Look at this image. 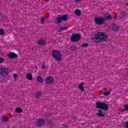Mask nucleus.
Instances as JSON below:
<instances>
[{
  "mask_svg": "<svg viewBox=\"0 0 128 128\" xmlns=\"http://www.w3.org/2000/svg\"><path fill=\"white\" fill-rule=\"evenodd\" d=\"M38 82L42 84V80H38Z\"/></svg>",
  "mask_w": 128,
  "mask_h": 128,
  "instance_id": "36",
  "label": "nucleus"
},
{
  "mask_svg": "<svg viewBox=\"0 0 128 128\" xmlns=\"http://www.w3.org/2000/svg\"><path fill=\"white\" fill-rule=\"evenodd\" d=\"M8 56L10 58H18V55L14 52H12L8 54Z\"/></svg>",
  "mask_w": 128,
  "mask_h": 128,
  "instance_id": "10",
  "label": "nucleus"
},
{
  "mask_svg": "<svg viewBox=\"0 0 128 128\" xmlns=\"http://www.w3.org/2000/svg\"><path fill=\"white\" fill-rule=\"evenodd\" d=\"M126 128H128V121L126 122V126H125Z\"/></svg>",
  "mask_w": 128,
  "mask_h": 128,
  "instance_id": "35",
  "label": "nucleus"
},
{
  "mask_svg": "<svg viewBox=\"0 0 128 128\" xmlns=\"http://www.w3.org/2000/svg\"><path fill=\"white\" fill-rule=\"evenodd\" d=\"M75 2H80L81 0H74Z\"/></svg>",
  "mask_w": 128,
  "mask_h": 128,
  "instance_id": "37",
  "label": "nucleus"
},
{
  "mask_svg": "<svg viewBox=\"0 0 128 128\" xmlns=\"http://www.w3.org/2000/svg\"><path fill=\"white\" fill-rule=\"evenodd\" d=\"M2 122H8V118H6V117H2Z\"/></svg>",
  "mask_w": 128,
  "mask_h": 128,
  "instance_id": "31",
  "label": "nucleus"
},
{
  "mask_svg": "<svg viewBox=\"0 0 128 128\" xmlns=\"http://www.w3.org/2000/svg\"><path fill=\"white\" fill-rule=\"evenodd\" d=\"M14 80H16V78H18V74H14L12 76Z\"/></svg>",
  "mask_w": 128,
  "mask_h": 128,
  "instance_id": "33",
  "label": "nucleus"
},
{
  "mask_svg": "<svg viewBox=\"0 0 128 128\" xmlns=\"http://www.w3.org/2000/svg\"><path fill=\"white\" fill-rule=\"evenodd\" d=\"M61 18L62 20H64V22H66V20H68V15L64 14L61 16Z\"/></svg>",
  "mask_w": 128,
  "mask_h": 128,
  "instance_id": "20",
  "label": "nucleus"
},
{
  "mask_svg": "<svg viewBox=\"0 0 128 128\" xmlns=\"http://www.w3.org/2000/svg\"><path fill=\"white\" fill-rule=\"evenodd\" d=\"M37 80H44V79L40 76H38L37 78Z\"/></svg>",
  "mask_w": 128,
  "mask_h": 128,
  "instance_id": "32",
  "label": "nucleus"
},
{
  "mask_svg": "<svg viewBox=\"0 0 128 128\" xmlns=\"http://www.w3.org/2000/svg\"><path fill=\"white\" fill-rule=\"evenodd\" d=\"M26 77L27 78V79L29 80H32V74L30 73H28V74H27Z\"/></svg>",
  "mask_w": 128,
  "mask_h": 128,
  "instance_id": "17",
  "label": "nucleus"
},
{
  "mask_svg": "<svg viewBox=\"0 0 128 128\" xmlns=\"http://www.w3.org/2000/svg\"><path fill=\"white\" fill-rule=\"evenodd\" d=\"M111 30L113 32H118V26L116 24H112Z\"/></svg>",
  "mask_w": 128,
  "mask_h": 128,
  "instance_id": "8",
  "label": "nucleus"
},
{
  "mask_svg": "<svg viewBox=\"0 0 128 128\" xmlns=\"http://www.w3.org/2000/svg\"><path fill=\"white\" fill-rule=\"evenodd\" d=\"M4 34V30L2 29H0V36H2Z\"/></svg>",
  "mask_w": 128,
  "mask_h": 128,
  "instance_id": "26",
  "label": "nucleus"
},
{
  "mask_svg": "<svg viewBox=\"0 0 128 128\" xmlns=\"http://www.w3.org/2000/svg\"><path fill=\"white\" fill-rule=\"evenodd\" d=\"M46 0V2H48V0Z\"/></svg>",
  "mask_w": 128,
  "mask_h": 128,
  "instance_id": "40",
  "label": "nucleus"
},
{
  "mask_svg": "<svg viewBox=\"0 0 128 128\" xmlns=\"http://www.w3.org/2000/svg\"><path fill=\"white\" fill-rule=\"evenodd\" d=\"M62 20L61 17H58L56 19V22L57 24H62Z\"/></svg>",
  "mask_w": 128,
  "mask_h": 128,
  "instance_id": "23",
  "label": "nucleus"
},
{
  "mask_svg": "<svg viewBox=\"0 0 128 128\" xmlns=\"http://www.w3.org/2000/svg\"><path fill=\"white\" fill-rule=\"evenodd\" d=\"M96 106L97 108L103 110H104L106 111L108 110V105L102 102H97L96 103Z\"/></svg>",
  "mask_w": 128,
  "mask_h": 128,
  "instance_id": "3",
  "label": "nucleus"
},
{
  "mask_svg": "<svg viewBox=\"0 0 128 128\" xmlns=\"http://www.w3.org/2000/svg\"><path fill=\"white\" fill-rule=\"evenodd\" d=\"M45 80H54V77L49 76L44 78Z\"/></svg>",
  "mask_w": 128,
  "mask_h": 128,
  "instance_id": "21",
  "label": "nucleus"
},
{
  "mask_svg": "<svg viewBox=\"0 0 128 128\" xmlns=\"http://www.w3.org/2000/svg\"><path fill=\"white\" fill-rule=\"evenodd\" d=\"M94 22L95 24L98 26H102V24H104L106 21L104 19V18L102 17H96L94 18Z\"/></svg>",
  "mask_w": 128,
  "mask_h": 128,
  "instance_id": "4",
  "label": "nucleus"
},
{
  "mask_svg": "<svg viewBox=\"0 0 128 128\" xmlns=\"http://www.w3.org/2000/svg\"><path fill=\"white\" fill-rule=\"evenodd\" d=\"M54 83V80H46V84H52Z\"/></svg>",
  "mask_w": 128,
  "mask_h": 128,
  "instance_id": "24",
  "label": "nucleus"
},
{
  "mask_svg": "<svg viewBox=\"0 0 128 128\" xmlns=\"http://www.w3.org/2000/svg\"><path fill=\"white\" fill-rule=\"evenodd\" d=\"M4 61V58H0V64H2Z\"/></svg>",
  "mask_w": 128,
  "mask_h": 128,
  "instance_id": "34",
  "label": "nucleus"
},
{
  "mask_svg": "<svg viewBox=\"0 0 128 128\" xmlns=\"http://www.w3.org/2000/svg\"><path fill=\"white\" fill-rule=\"evenodd\" d=\"M36 70H38V68H36Z\"/></svg>",
  "mask_w": 128,
  "mask_h": 128,
  "instance_id": "41",
  "label": "nucleus"
},
{
  "mask_svg": "<svg viewBox=\"0 0 128 128\" xmlns=\"http://www.w3.org/2000/svg\"><path fill=\"white\" fill-rule=\"evenodd\" d=\"M37 44L38 46H44V44H46V41L44 40L40 39L37 42Z\"/></svg>",
  "mask_w": 128,
  "mask_h": 128,
  "instance_id": "9",
  "label": "nucleus"
},
{
  "mask_svg": "<svg viewBox=\"0 0 128 128\" xmlns=\"http://www.w3.org/2000/svg\"><path fill=\"white\" fill-rule=\"evenodd\" d=\"M42 96V92L40 91H37L35 92V98H40Z\"/></svg>",
  "mask_w": 128,
  "mask_h": 128,
  "instance_id": "12",
  "label": "nucleus"
},
{
  "mask_svg": "<svg viewBox=\"0 0 128 128\" xmlns=\"http://www.w3.org/2000/svg\"><path fill=\"white\" fill-rule=\"evenodd\" d=\"M68 30V28L63 27V28H59V30H58V32H62L63 30Z\"/></svg>",
  "mask_w": 128,
  "mask_h": 128,
  "instance_id": "22",
  "label": "nucleus"
},
{
  "mask_svg": "<svg viewBox=\"0 0 128 128\" xmlns=\"http://www.w3.org/2000/svg\"><path fill=\"white\" fill-rule=\"evenodd\" d=\"M38 124L39 126H42V124H44V120L42 119H39V120H38Z\"/></svg>",
  "mask_w": 128,
  "mask_h": 128,
  "instance_id": "15",
  "label": "nucleus"
},
{
  "mask_svg": "<svg viewBox=\"0 0 128 128\" xmlns=\"http://www.w3.org/2000/svg\"><path fill=\"white\" fill-rule=\"evenodd\" d=\"M74 14H76V16H80L82 15V11H80V9H76L74 10Z\"/></svg>",
  "mask_w": 128,
  "mask_h": 128,
  "instance_id": "14",
  "label": "nucleus"
},
{
  "mask_svg": "<svg viewBox=\"0 0 128 128\" xmlns=\"http://www.w3.org/2000/svg\"><path fill=\"white\" fill-rule=\"evenodd\" d=\"M62 128H66V126L64 125H63L62 126Z\"/></svg>",
  "mask_w": 128,
  "mask_h": 128,
  "instance_id": "38",
  "label": "nucleus"
},
{
  "mask_svg": "<svg viewBox=\"0 0 128 128\" xmlns=\"http://www.w3.org/2000/svg\"><path fill=\"white\" fill-rule=\"evenodd\" d=\"M104 20H112V16L110 14H104V18H103Z\"/></svg>",
  "mask_w": 128,
  "mask_h": 128,
  "instance_id": "7",
  "label": "nucleus"
},
{
  "mask_svg": "<svg viewBox=\"0 0 128 128\" xmlns=\"http://www.w3.org/2000/svg\"><path fill=\"white\" fill-rule=\"evenodd\" d=\"M106 40V34L102 32H99L95 34L94 41L95 42H102Z\"/></svg>",
  "mask_w": 128,
  "mask_h": 128,
  "instance_id": "1",
  "label": "nucleus"
},
{
  "mask_svg": "<svg viewBox=\"0 0 128 128\" xmlns=\"http://www.w3.org/2000/svg\"><path fill=\"white\" fill-rule=\"evenodd\" d=\"M80 38H82V36H80V34H72L71 38V40L72 42H78V40H80Z\"/></svg>",
  "mask_w": 128,
  "mask_h": 128,
  "instance_id": "6",
  "label": "nucleus"
},
{
  "mask_svg": "<svg viewBox=\"0 0 128 128\" xmlns=\"http://www.w3.org/2000/svg\"><path fill=\"white\" fill-rule=\"evenodd\" d=\"M46 64L44 63L42 65V70H45L46 68Z\"/></svg>",
  "mask_w": 128,
  "mask_h": 128,
  "instance_id": "30",
  "label": "nucleus"
},
{
  "mask_svg": "<svg viewBox=\"0 0 128 128\" xmlns=\"http://www.w3.org/2000/svg\"><path fill=\"white\" fill-rule=\"evenodd\" d=\"M8 69L3 68H0V74L3 78H6L8 75Z\"/></svg>",
  "mask_w": 128,
  "mask_h": 128,
  "instance_id": "5",
  "label": "nucleus"
},
{
  "mask_svg": "<svg viewBox=\"0 0 128 128\" xmlns=\"http://www.w3.org/2000/svg\"><path fill=\"white\" fill-rule=\"evenodd\" d=\"M77 48H76V46L74 45H72L70 46V50L71 52H74V50H76Z\"/></svg>",
  "mask_w": 128,
  "mask_h": 128,
  "instance_id": "19",
  "label": "nucleus"
},
{
  "mask_svg": "<svg viewBox=\"0 0 128 128\" xmlns=\"http://www.w3.org/2000/svg\"><path fill=\"white\" fill-rule=\"evenodd\" d=\"M124 110L128 111V106L127 104H124Z\"/></svg>",
  "mask_w": 128,
  "mask_h": 128,
  "instance_id": "28",
  "label": "nucleus"
},
{
  "mask_svg": "<svg viewBox=\"0 0 128 128\" xmlns=\"http://www.w3.org/2000/svg\"><path fill=\"white\" fill-rule=\"evenodd\" d=\"M126 16H128V14L126 13V12H121L120 18L122 20H124V18H126Z\"/></svg>",
  "mask_w": 128,
  "mask_h": 128,
  "instance_id": "11",
  "label": "nucleus"
},
{
  "mask_svg": "<svg viewBox=\"0 0 128 128\" xmlns=\"http://www.w3.org/2000/svg\"><path fill=\"white\" fill-rule=\"evenodd\" d=\"M16 112H18V114H20V112H22V108L20 107H18L16 109Z\"/></svg>",
  "mask_w": 128,
  "mask_h": 128,
  "instance_id": "18",
  "label": "nucleus"
},
{
  "mask_svg": "<svg viewBox=\"0 0 128 128\" xmlns=\"http://www.w3.org/2000/svg\"><path fill=\"white\" fill-rule=\"evenodd\" d=\"M52 56L57 62L62 60V54L58 50H54L52 52Z\"/></svg>",
  "mask_w": 128,
  "mask_h": 128,
  "instance_id": "2",
  "label": "nucleus"
},
{
  "mask_svg": "<svg viewBox=\"0 0 128 128\" xmlns=\"http://www.w3.org/2000/svg\"><path fill=\"white\" fill-rule=\"evenodd\" d=\"M104 96H108L110 94V91H108L107 92H103Z\"/></svg>",
  "mask_w": 128,
  "mask_h": 128,
  "instance_id": "27",
  "label": "nucleus"
},
{
  "mask_svg": "<svg viewBox=\"0 0 128 128\" xmlns=\"http://www.w3.org/2000/svg\"><path fill=\"white\" fill-rule=\"evenodd\" d=\"M84 82L81 83L80 84L78 85V88L82 92H84Z\"/></svg>",
  "mask_w": 128,
  "mask_h": 128,
  "instance_id": "16",
  "label": "nucleus"
},
{
  "mask_svg": "<svg viewBox=\"0 0 128 128\" xmlns=\"http://www.w3.org/2000/svg\"><path fill=\"white\" fill-rule=\"evenodd\" d=\"M82 48H88V43L83 44H82Z\"/></svg>",
  "mask_w": 128,
  "mask_h": 128,
  "instance_id": "25",
  "label": "nucleus"
},
{
  "mask_svg": "<svg viewBox=\"0 0 128 128\" xmlns=\"http://www.w3.org/2000/svg\"><path fill=\"white\" fill-rule=\"evenodd\" d=\"M126 6H128V3H126Z\"/></svg>",
  "mask_w": 128,
  "mask_h": 128,
  "instance_id": "39",
  "label": "nucleus"
},
{
  "mask_svg": "<svg viewBox=\"0 0 128 128\" xmlns=\"http://www.w3.org/2000/svg\"><path fill=\"white\" fill-rule=\"evenodd\" d=\"M44 20H45L44 18H42L41 20H40V22H41L42 24H44Z\"/></svg>",
  "mask_w": 128,
  "mask_h": 128,
  "instance_id": "29",
  "label": "nucleus"
},
{
  "mask_svg": "<svg viewBox=\"0 0 128 128\" xmlns=\"http://www.w3.org/2000/svg\"><path fill=\"white\" fill-rule=\"evenodd\" d=\"M98 112L96 114L98 116H102V118H104V116H106V115L102 114V110H99Z\"/></svg>",
  "mask_w": 128,
  "mask_h": 128,
  "instance_id": "13",
  "label": "nucleus"
}]
</instances>
